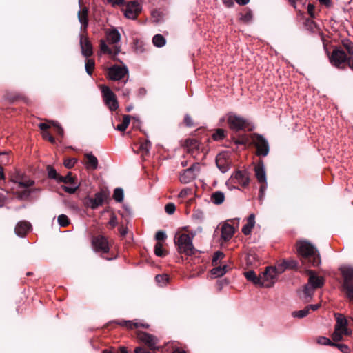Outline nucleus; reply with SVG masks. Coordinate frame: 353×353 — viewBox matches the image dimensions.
<instances>
[{"label":"nucleus","mask_w":353,"mask_h":353,"mask_svg":"<svg viewBox=\"0 0 353 353\" xmlns=\"http://www.w3.org/2000/svg\"><path fill=\"white\" fill-rule=\"evenodd\" d=\"M108 77L109 79L114 81H118V83L112 86L113 89L116 91H119L121 90L123 88V85L126 83L127 80H124L123 81H121L122 79H123L125 77H128V69L126 65H114L110 68H108Z\"/></svg>","instance_id":"1"},{"label":"nucleus","mask_w":353,"mask_h":353,"mask_svg":"<svg viewBox=\"0 0 353 353\" xmlns=\"http://www.w3.org/2000/svg\"><path fill=\"white\" fill-rule=\"evenodd\" d=\"M329 59L331 64L337 68H353V59L341 48L334 49Z\"/></svg>","instance_id":"2"},{"label":"nucleus","mask_w":353,"mask_h":353,"mask_svg":"<svg viewBox=\"0 0 353 353\" xmlns=\"http://www.w3.org/2000/svg\"><path fill=\"white\" fill-rule=\"evenodd\" d=\"M339 270L343 279L341 290L350 301H353V268L343 266Z\"/></svg>","instance_id":"3"},{"label":"nucleus","mask_w":353,"mask_h":353,"mask_svg":"<svg viewBox=\"0 0 353 353\" xmlns=\"http://www.w3.org/2000/svg\"><path fill=\"white\" fill-rule=\"evenodd\" d=\"M110 195V191L106 188H102L97 192L94 197L87 196L83 199V203L85 207L92 210L101 206L103 203L109 199Z\"/></svg>","instance_id":"4"},{"label":"nucleus","mask_w":353,"mask_h":353,"mask_svg":"<svg viewBox=\"0 0 353 353\" xmlns=\"http://www.w3.org/2000/svg\"><path fill=\"white\" fill-rule=\"evenodd\" d=\"M249 173L246 170H236L230 176L226 181V185L230 190L238 189L237 185L246 187L249 185Z\"/></svg>","instance_id":"5"},{"label":"nucleus","mask_w":353,"mask_h":353,"mask_svg":"<svg viewBox=\"0 0 353 353\" xmlns=\"http://www.w3.org/2000/svg\"><path fill=\"white\" fill-rule=\"evenodd\" d=\"M240 219H230L221 225V239L225 241H230L233 236L236 229L239 227Z\"/></svg>","instance_id":"6"},{"label":"nucleus","mask_w":353,"mask_h":353,"mask_svg":"<svg viewBox=\"0 0 353 353\" xmlns=\"http://www.w3.org/2000/svg\"><path fill=\"white\" fill-rule=\"evenodd\" d=\"M103 101L110 111H115L119 108V103L115 94L107 85H100Z\"/></svg>","instance_id":"7"},{"label":"nucleus","mask_w":353,"mask_h":353,"mask_svg":"<svg viewBox=\"0 0 353 353\" xmlns=\"http://www.w3.org/2000/svg\"><path fill=\"white\" fill-rule=\"evenodd\" d=\"M137 339L144 345H145L150 350H158L159 347L157 345L159 339L153 334L145 332L138 331L137 332Z\"/></svg>","instance_id":"8"},{"label":"nucleus","mask_w":353,"mask_h":353,"mask_svg":"<svg viewBox=\"0 0 353 353\" xmlns=\"http://www.w3.org/2000/svg\"><path fill=\"white\" fill-rule=\"evenodd\" d=\"M12 181L17 186V190L14 192L17 197L21 200L28 199L31 194L29 188L34 185V181L30 179L19 181L12 180Z\"/></svg>","instance_id":"9"},{"label":"nucleus","mask_w":353,"mask_h":353,"mask_svg":"<svg viewBox=\"0 0 353 353\" xmlns=\"http://www.w3.org/2000/svg\"><path fill=\"white\" fill-rule=\"evenodd\" d=\"M196 233L197 232L196 230H192L188 227L179 228L175 234L174 243H192V240Z\"/></svg>","instance_id":"10"},{"label":"nucleus","mask_w":353,"mask_h":353,"mask_svg":"<svg viewBox=\"0 0 353 353\" xmlns=\"http://www.w3.org/2000/svg\"><path fill=\"white\" fill-rule=\"evenodd\" d=\"M252 142L256 148V154L259 156L265 157L269 152V145L267 140L261 135L254 134L251 137Z\"/></svg>","instance_id":"11"},{"label":"nucleus","mask_w":353,"mask_h":353,"mask_svg":"<svg viewBox=\"0 0 353 353\" xmlns=\"http://www.w3.org/2000/svg\"><path fill=\"white\" fill-rule=\"evenodd\" d=\"M279 274L273 268V266H268L263 272L262 279V286L265 288L272 287L277 281Z\"/></svg>","instance_id":"12"},{"label":"nucleus","mask_w":353,"mask_h":353,"mask_svg":"<svg viewBox=\"0 0 353 353\" xmlns=\"http://www.w3.org/2000/svg\"><path fill=\"white\" fill-rule=\"evenodd\" d=\"M199 168L200 164L199 163H193L189 168L183 170L180 174V181L183 183H188L192 181L196 176Z\"/></svg>","instance_id":"13"},{"label":"nucleus","mask_w":353,"mask_h":353,"mask_svg":"<svg viewBox=\"0 0 353 353\" xmlns=\"http://www.w3.org/2000/svg\"><path fill=\"white\" fill-rule=\"evenodd\" d=\"M228 123L230 128L236 131L244 129L248 125L245 119L234 114H228Z\"/></svg>","instance_id":"14"},{"label":"nucleus","mask_w":353,"mask_h":353,"mask_svg":"<svg viewBox=\"0 0 353 353\" xmlns=\"http://www.w3.org/2000/svg\"><path fill=\"white\" fill-rule=\"evenodd\" d=\"M141 10V6L137 1H131L125 8V16L128 19H134Z\"/></svg>","instance_id":"15"},{"label":"nucleus","mask_w":353,"mask_h":353,"mask_svg":"<svg viewBox=\"0 0 353 353\" xmlns=\"http://www.w3.org/2000/svg\"><path fill=\"white\" fill-rule=\"evenodd\" d=\"M246 263L250 267H257L261 263L262 256L254 250H250L247 253Z\"/></svg>","instance_id":"16"},{"label":"nucleus","mask_w":353,"mask_h":353,"mask_svg":"<svg viewBox=\"0 0 353 353\" xmlns=\"http://www.w3.org/2000/svg\"><path fill=\"white\" fill-rule=\"evenodd\" d=\"M309 275L308 283L314 290L321 288L324 285V279L322 276H317L314 271L308 270Z\"/></svg>","instance_id":"17"},{"label":"nucleus","mask_w":353,"mask_h":353,"mask_svg":"<svg viewBox=\"0 0 353 353\" xmlns=\"http://www.w3.org/2000/svg\"><path fill=\"white\" fill-rule=\"evenodd\" d=\"M80 46L84 57L88 58L93 54L92 46L88 37L83 34L80 35Z\"/></svg>","instance_id":"18"},{"label":"nucleus","mask_w":353,"mask_h":353,"mask_svg":"<svg viewBox=\"0 0 353 353\" xmlns=\"http://www.w3.org/2000/svg\"><path fill=\"white\" fill-rule=\"evenodd\" d=\"M315 248L313 244H300L297 248L299 255L305 259L314 256L315 255Z\"/></svg>","instance_id":"19"},{"label":"nucleus","mask_w":353,"mask_h":353,"mask_svg":"<svg viewBox=\"0 0 353 353\" xmlns=\"http://www.w3.org/2000/svg\"><path fill=\"white\" fill-rule=\"evenodd\" d=\"M185 147L191 155L196 157L201 149V143L196 139H188L185 141Z\"/></svg>","instance_id":"20"},{"label":"nucleus","mask_w":353,"mask_h":353,"mask_svg":"<svg viewBox=\"0 0 353 353\" xmlns=\"http://www.w3.org/2000/svg\"><path fill=\"white\" fill-rule=\"evenodd\" d=\"M32 228L31 224L26 221H19L15 228L14 232L15 234L21 237L24 236L29 231H30Z\"/></svg>","instance_id":"21"},{"label":"nucleus","mask_w":353,"mask_h":353,"mask_svg":"<svg viewBox=\"0 0 353 353\" xmlns=\"http://www.w3.org/2000/svg\"><path fill=\"white\" fill-rule=\"evenodd\" d=\"M225 156V154H219L216 158V166L222 173L226 172L230 168V163Z\"/></svg>","instance_id":"22"},{"label":"nucleus","mask_w":353,"mask_h":353,"mask_svg":"<svg viewBox=\"0 0 353 353\" xmlns=\"http://www.w3.org/2000/svg\"><path fill=\"white\" fill-rule=\"evenodd\" d=\"M78 19L79 21L81 24V30L85 32L88 26V10L86 7H83L79 11Z\"/></svg>","instance_id":"23"},{"label":"nucleus","mask_w":353,"mask_h":353,"mask_svg":"<svg viewBox=\"0 0 353 353\" xmlns=\"http://www.w3.org/2000/svg\"><path fill=\"white\" fill-rule=\"evenodd\" d=\"M255 175L258 181L261 183H266V174L265 171L264 164L260 161L254 168Z\"/></svg>","instance_id":"24"},{"label":"nucleus","mask_w":353,"mask_h":353,"mask_svg":"<svg viewBox=\"0 0 353 353\" xmlns=\"http://www.w3.org/2000/svg\"><path fill=\"white\" fill-rule=\"evenodd\" d=\"M114 323H117V325L121 326V327H126V328H128L129 330H132V329L137 328V327H145V328H148L149 327V325L148 324L140 323H138V322H134L132 321L122 320V321H114Z\"/></svg>","instance_id":"25"},{"label":"nucleus","mask_w":353,"mask_h":353,"mask_svg":"<svg viewBox=\"0 0 353 353\" xmlns=\"http://www.w3.org/2000/svg\"><path fill=\"white\" fill-rule=\"evenodd\" d=\"M176 248L179 253L190 256L195 254L197 252L194 247V244H176Z\"/></svg>","instance_id":"26"},{"label":"nucleus","mask_w":353,"mask_h":353,"mask_svg":"<svg viewBox=\"0 0 353 353\" xmlns=\"http://www.w3.org/2000/svg\"><path fill=\"white\" fill-rule=\"evenodd\" d=\"M336 316V325H335V329L336 330H342L345 335H347V320L344 317L343 315L341 314H335Z\"/></svg>","instance_id":"27"},{"label":"nucleus","mask_w":353,"mask_h":353,"mask_svg":"<svg viewBox=\"0 0 353 353\" xmlns=\"http://www.w3.org/2000/svg\"><path fill=\"white\" fill-rule=\"evenodd\" d=\"M106 36L108 41L112 44H116L121 40V34L115 28L107 31Z\"/></svg>","instance_id":"28"},{"label":"nucleus","mask_w":353,"mask_h":353,"mask_svg":"<svg viewBox=\"0 0 353 353\" xmlns=\"http://www.w3.org/2000/svg\"><path fill=\"white\" fill-rule=\"evenodd\" d=\"M255 225V215L250 214L247 219L246 224L242 228V232L245 235H248L251 233L252 228Z\"/></svg>","instance_id":"29"},{"label":"nucleus","mask_w":353,"mask_h":353,"mask_svg":"<svg viewBox=\"0 0 353 353\" xmlns=\"http://www.w3.org/2000/svg\"><path fill=\"white\" fill-rule=\"evenodd\" d=\"M85 157L87 159L85 167L87 169L96 170L98 167V160L95 156L92 153L85 154Z\"/></svg>","instance_id":"30"},{"label":"nucleus","mask_w":353,"mask_h":353,"mask_svg":"<svg viewBox=\"0 0 353 353\" xmlns=\"http://www.w3.org/2000/svg\"><path fill=\"white\" fill-rule=\"evenodd\" d=\"M245 277L249 281L252 282L255 285H259L262 286V279L261 277H259L254 271L250 270L244 272Z\"/></svg>","instance_id":"31"},{"label":"nucleus","mask_w":353,"mask_h":353,"mask_svg":"<svg viewBox=\"0 0 353 353\" xmlns=\"http://www.w3.org/2000/svg\"><path fill=\"white\" fill-rule=\"evenodd\" d=\"M225 200V195L221 191H216L212 193L211 196V201L216 205L221 204Z\"/></svg>","instance_id":"32"},{"label":"nucleus","mask_w":353,"mask_h":353,"mask_svg":"<svg viewBox=\"0 0 353 353\" xmlns=\"http://www.w3.org/2000/svg\"><path fill=\"white\" fill-rule=\"evenodd\" d=\"M59 183H69L70 185L78 183L77 178L72 176L71 172H68L65 176H61L59 178Z\"/></svg>","instance_id":"33"},{"label":"nucleus","mask_w":353,"mask_h":353,"mask_svg":"<svg viewBox=\"0 0 353 353\" xmlns=\"http://www.w3.org/2000/svg\"><path fill=\"white\" fill-rule=\"evenodd\" d=\"M92 249L96 252H102L103 254H107L110 250V244H92Z\"/></svg>","instance_id":"34"},{"label":"nucleus","mask_w":353,"mask_h":353,"mask_svg":"<svg viewBox=\"0 0 353 353\" xmlns=\"http://www.w3.org/2000/svg\"><path fill=\"white\" fill-rule=\"evenodd\" d=\"M152 43L155 46L161 48L165 46V39L163 35L157 34L153 37Z\"/></svg>","instance_id":"35"},{"label":"nucleus","mask_w":353,"mask_h":353,"mask_svg":"<svg viewBox=\"0 0 353 353\" xmlns=\"http://www.w3.org/2000/svg\"><path fill=\"white\" fill-rule=\"evenodd\" d=\"M130 121V115H124L123 117L122 123L121 124H119L117 126L116 130L121 131V132L125 131L127 129L128 126L129 125Z\"/></svg>","instance_id":"36"},{"label":"nucleus","mask_w":353,"mask_h":353,"mask_svg":"<svg viewBox=\"0 0 353 353\" xmlns=\"http://www.w3.org/2000/svg\"><path fill=\"white\" fill-rule=\"evenodd\" d=\"M100 50L101 52L103 54H113V52L112 50L108 46L105 41L104 40L100 41ZM119 52V49H117L116 51L114 52V54H118Z\"/></svg>","instance_id":"37"},{"label":"nucleus","mask_w":353,"mask_h":353,"mask_svg":"<svg viewBox=\"0 0 353 353\" xmlns=\"http://www.w3.org/2000/svg\"><path fill=\"white\" fill-rule=\"evenodd\" d=\"M285 259L279 261L276 263V265L273 266V268L279 274H282L287 270Z\"/></svg>","instance_id":"38"},{"label":"nucleus","mask_w":353,"mask_h":353,"mask_svg":"<svg viewBox=\"0 0 353 353\" xmlns=\"http://www.w3.org/2000/svg\"><path fill=\"white\" fill-rule=\"evenodd\" d=\"M154 253L157 256L163 257L168 254V251L163 248V244H155Z\"/></svg>","instance_id":"39"},{"label":"nucleus","mask_w":353,"mask_h":353,"mask_svg":"<svg viewBox=\"0 0 353 353\" xmlns=\"http://www.w3.org/2000/svg\"><path fill=\"white\" fill-rule=\"evenodd\" d=\"M123 196H124V194H123V189L121 188H115V190L114 191V194H113V199L117 202L120 203V202L123 201Z\"/></svg>","instance_id":"40"},{"label":"nucleus","mask_w":353,"mask_h":353,"mask_svg":"<svg viewBox=\"0 0 353 353\" xmlns=\"http://www.w3.org/2000/svg\"><path fill=\"white\" fill-rule=\"evenodd\" d=\"M309 314L308 309L307 307H305L304 309L299 310V311H294L292 313V316L294 318H299L302 319L307 316Z\"/></svg>","instance_id":"41"},{"label":"nucleus","mask_w":353,"mask_h":353,"mask_svg":"<svg viewBox=\"0 0 353 353\" xmlns=\"http://www.w3.org/2000/svg\"><path fill=\"white\" fill-rule=\"evenodd\" d=\"M57 221L61 227H65L70 224V219L65 214H60L57 218Z\"/></svg>","instance_id":"42"},{"label":"nucleus","mask_w":353,"mask_h":353,"mask_svg":"<svg viewBox=\"0 0 353 353\" xmlns=\"http://www.w3.org/2000/svg\"><path fill=\"white\" fill-rule=\"evenodd\" d=\"M314 289L309 284L307 283L303 286V292L305 298H311L314 294Z\"/></svg>","instance_id":"43"},{"label":"nucleus","mask_w":353,"mask_h":353,"mask_svg":"<svg viewBox=\"0 0 353 353\" xmlns=\"http://www.w3.org/2000/svg\"><path fill=\"white\" fill-rule=\"evenodd\" d=\"M151 143L149 141H145L140 144L139 149L143 154H147L150 149Z\"/></svg>","instance_id":"44"},{"label":"nucleus","mask_w":353,"mask_h":353,"mask_svg":"<svg viewBox=\"0 0 353 353\" xmlns=\"http://www.w3.org/2000/svg\"><path fill=\"white\" fill-rule=\"evenodd\" d=\"M94 65H95V63H94V61L93 59H87L86 60L85 64V68L86 72L89 75L92 74V70L94 68Z\"/></svg>","instance_id":"45"},{"label":"nucleus","mask_w":353,"mask_h":353,"mask_svg":"<svg viewBox=\"0 0 353 353\" xmlns=\"http://www.w3.org/2000/svg\"><path fill=\"white\" fill-rule=\"evenodd\" d=\"M79 188V183L72 184V186L62 185L61 188L67 193L74 194Z\"/></svg>","instance_id":"46"},{"label":"nucleus","mask_w":353,"mask_h":353,"mask_svg":"<svg viewBox=\"0 0 353 353\" xmlns=\"http://www.w3.org/2000/svg\"><path fill=\"white\" fill-rule=\"evenodd\" d=\"M48 174L49 178L53 179L59 182V178L61 176V175H59L53 168L50 166L48 167Z\"/></svg>","instance_id":"47"},{"label":"nucleus","mask_w":353,"mask_h":353,"mask_svg":"<svg viewBox=\"0 0 353 353\" xmlns=\"http://www.w3.org/2000/svg\"><path fill=\"white\" fill-rule=\"evenodd\" d=\"M343 46L345 48V49L347 51V54L349 57H351L352 59H353V43L350 41H343Z\"/></svg>","instance_id":"48"},{"label":"nucleus","mask_w":353,"mask_h":353,"mask_svg":"<svg viewBox=\"0 0 353 353\" xmlns=\"http://www.w3.org/2000/svg\"><path fill=\"white\" fill-rule=\"evenodd\" d=\"M317 343L324 345L334 346V343L332 342L330 339L325 336H320L317 339Z\"/></svg>","instance_id":"49"},{"label":"nucleus","mask_w":353,"mask_h":353,"mask_svg":"<svg viewBox=\"0 0 353 353\" xmlns=\"http://www.w3.org/2000/svg\"><path fill=\"white\" fill-rule=\"evenodd\" d=\"M223 257L224 254L222 252L216 251V252H214L212 261V265H216L218 261L222 259Z\"/></svg>","instance_id":"50"},{"label":"nucleus","mask_w":353,"mask_h":353,"mask_svg":"<svg viewBox=\"0 0 353 353\" xmlns=\"http://www.w3.org/2000/svg\"><path fill=\"white\" fill-rule=\"evenodd\" d=\"M224 137V130L220 128L216 130V131L212 134V139L215 141L222 140Z\"/></svg>","instance_id":"51"},{"label":"nucleus","mask_w":353,"mask_h":353,"mask_svg":"<svg viewBox=\"0 0 353 353\" xmlns=\"http://www.w3.org/2000/svg\"><path fill=\"white\" fill-rule=\"evenodd\" d=\"M343 334H344L342 330H336L334 329V332L332 335V339L334 341H340L343 338Z\"/></svg>","instance_id":"52"},{"label":"nucleus","mask_w":353,"mask_h":353,"mask_svg":"<svg viewBox=\"0 0 353 353\" xmlns=\"http://www.w3.org/2000/svg\"><path fill=\"white\" fill-rule=\"evenodd\" d=\"M155 280L161 285H164L168 281V276L167 274H158L155 276Z\"/></svg>","instance_id":"53"},{"label":"nucleus","mask_w":353,"mask_h":353,"mask_svg":"<svg viewBox=\"0 0 353 353\" xmlns=\"http://www.w3.org/2000/svg\"><path fill=\"white\" fill-rule=\"evenodd\" d=\"M167 238L165 232L163 230L157 232L154 239L157 241H165Z\"/></svg>","instance_id":"54"},{"label":"nucleus","mask_w":353,"mask_h":353,"mask_svg":"<svg viewBox=\"0 0 353 353\" xmlns=\"http://www.w3.org/2000/svg\"><path fill=\"white\" fill-rule=\"evenodd\" d=\"M211 274L215 277H221L223 276V270L221 266L215 267L211 270Z\"/></svg>","instance_id":"55"},{"label":"nucleus","mask_w":353,"mask_h":353,"mask_svg":"<svg viewBox=\"0 0 353 353\" xmlns=\"http://www.w3.org/2000/svg\"><path fill=\"white\" fill-rule=\"evenodd\" d=\"M176 207L172 203H169L165 206V211L168 214H172L175 212Z\"/></svg>","instance_id":"56"},{"label":"nucleus","mask_w":353,"mask_h":353,"mask_svg":"<svg viewBox=\"0 0 353 353\" xmlns=\"http://www.w3.org/2000/svg\"><path fill=\"white\" fill-rule=\"evenodd\" d=\"M287 270L288 269H296L298 267V263L296 261L290 259V260H285Z\"/></svg>","instance_id":"57"},{"label":"nucleus","mask_w":353,"mask_h":353,"mask_svg":"<svg viewBox=\"0 0 353 353\" xmlns=\"http://www.w3.org/2000/svg\"><path fill=\"white\" fill-rule=\"evenodd\" d=\"M77 161V160L75 158L67 159L64 161V165L67 168H72L75 165Z\"/></svg>","instance_id":"58"},{"label":"nucleus","mask_w":353,"mask_h":353,"mask_svg":"<svg viewBox=\"0 0 353 353\" xmlns=\"http://www.w3.org/2000/svg\"><path fill=\"white\" fill-rule=\"evenodd\" d=\"M334 346L336 347L343 353H349L350 352L349 347L345 344H340V343H334Z\"/></svg>","instance_id":"59"},{"label":"nucleus","mask_w":353,"mask_h":353,"mask_svg":"<svg viewBox=\"0 0 353 353\" xmlns=\"http://www.w3.org/2000/svg\"><path fill=\"white\" fill-rule=\"evenodd\" d=\"M52 125L54 128L56 133L61 137L63 136V129L59 125V124L57 122L52 121Z\"/></svg>","instance_id":"60"},{"label":"nucleus","mask_w":353,"mask_h":353,"mask_svg":"<svg viewBox=\"0 0 353 353\" xmlns=\"http://www.w3.org/2000/svg\"><path fill=\"white\" fill-rule=\"evenodd\" d=\"M42 136L43 139L48 140L50 143H55L54 138L48 131L43 132Z\"/></svg>","instance_id":"61"},{"label":"nucleus","mask_w":353,"mask_h":353,"mask_svg":"<svg viewBox=\"0 0 353 353\" xmlns=\"http://www.w3.org/2000/svg\"><path fill=\"white\" fill-rule=\"evenodd\" d=\"M184 123L188 127H192L194 125L193 121L190 115L186 114L184 117Z\"/></svg>","instance_id":"62"},{"label":"nucleus","mask_w":353,"mask_h":353,"mask_svg":"<svg viewBox=\"0 0 353 353\" xmlns=\"http://www.w3.org/2000/svg\"><path fill=\"white\" fill-rule=\"evenodd\" d=\"M108 224L112 227L114 228L117 224V219L114 214H111L110 221L108 222Z\"/></svg>","instance_id":"63"},{"label":"nucleus","mask_w":353,"mask_h":353,"mask_svg":"<svg viewBox=\"0 0 353 353\" xmlns=\"http://www.w3.org/2000/svg\"><path fill=\"white\" fill-rule=\"evenodd\" d=\"M134 353H152L147 350L145 347H137L134 349Z\"/></svg>","instance_id":"64"}]
</instances>
